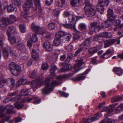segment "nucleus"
I'll return each mask as SVG.
<instances>
[{
	"label": "nucleus",
	"mask_w": 123,
	"mask_h": 123,
	"mask_svg": "<svg viewBox=\"0 0 123 123\" xmlns=\"http://www.w3.org/2000/svg\"><path fill=\"white\" fill-rule=\"evenodd\" d=\"M28 90H26L25 91H22L21 93V95H28Z\"/></svg>",
	"instance_id": "obj_59"
},
{
	"label": "nucleus",
	"mask_w": 123,
	"mask_h": 123,
	"mask_svg": "<svg viewBox=\"0 0 123 123\" xmlns=\"http://www.w3.org/2000/svg\"><path fill=\"white\" fill-rule=\"evenodd\" d=\"M21 1L20 0H15V4L17 6H19L20 5Z\"/></svg>",
	"instance_id": "obj_60"
},
{
	"label": "nucleus",
	"mask_w": 123,
	"mask_h": 123,
	"mask_svg": "<svg viewBox=\"0 0 123 123\" xmlns=\"http://www.w3.org/2000/svg\"><path fill=\"white\" fill-rule=\"evenodd\" d=\"M17 48L22 53H25L26 50L25 45L23 44L18 46Z\"/></svg>",
	"instance_id": "obj_34"
},
{
	"label": "nucleus",
	"mask_w": 123,
	"mask_h": 123,
	"mask_svg": "<svg viewBox=\"0 0 123 123\" xmlns=\"http://www.w3.org/2000/svg\"><path fill=\"white\" fill-rule=\"evenodd\" d=\"M0 75L1 77V80H2V81L3 82V83H6V84H8V83L9 81V79L10 78L5 79H4V75L2 74L1 72H0Z\"/></svg>",
	"instance_id": "obj_45"
},
{
	"label": "nucleus",
	"mask_w": 123,
	"mask_h": 123,
	"mask_svg": "<svg viewBox=\"0 0 123 123\" xmlns=\"http://www.w3.org/2000/svg\"><path fill=\"white\" fill-rule=\"evenodd\" d=\"M76 61L77 63L74 66V69L77 70V71L75 72V73L80 70V67L82 66L84 63L83 60L81 59L77 60Z\"/></svg>",
	"instance_id": "obj_15"
},
{
	"label": "nucleus",
	"mask_w": 123,
	"mask_h": 123,
	"mask_svg": "<svg viewBox=\"0 0 123 123\" xmlns=\"http://www.w3.org/2000/svg\"><path fill=\"white\" fill-rule=\"evenodd\" d=\"M65 36L66 37L65 38H64L62 40L63 42L64 43L70 41L72 37L71 35L69 33L67 34L66 33Z\"/></svg>",
	"instance_id": "obj_36"
},
{
	"label": "nucleus",
	"mask_w": 123,
	"mask_h": 123,
	"mask_svg": "<svg viewBox=\"0 0 123 123\" xmlns=\"http://www.w3.org/2000/svg\"><path fill=\"white\" fill-rule=\"evenodd\" d=\"M70 14V12H69L66 11L64 12L63 15L64 17H66L69 16Z\"/></svg>",
	"instance_id": "obj_58"
},
{
	"label": "nucleus",
	"mask_w": 123,
	"mask_h": 123,
	"mask_svg": "<svg viewBox=\"0 0 123 123\" xmlns=\"http://www.w3.org/2000/svg\"><path fill=\"white\" fill-rule=\"evenodd\" d=\"M69 65L68 64L66 65L62 69L58 70V72H65L68 70H69Z\"/></svg>",
	"instance_id": "obj_40"
},
{
	"label": "nucleus",
	"mask_w": 123,
	"mask_h": 123,
	"mask_svg": "<svg viewBox=\"0 0 123 123\" xmlns=\"http://www.w3.org/2000/svg\"><path fill=\"white\" fill-rule=\"evenodd\" d=\"M35 100V101H33V103L34 104H37L39 103L40 101V100L37 97H35L33 96L31 97H27L26 99V101L28 102H29L31 101L32 99Z\"/></svg>",
	"instance_id": "obj_17"
},
{
	"label": "nucleus",
	"mask_w": 123,
	"mask_h": 123,
	"mask_svg": "<svg viewBox=\"0 0 123 123\" xmlns=\"http://www.w3.org/2000/svg\"><path fill=\"white\" fill-rule=\"evenodd\" d=\"M32 58L35 60L37 61L39 58V55L36 51L34 49H33L31 52Z\"/></svg>",
	"instance_id": "obj_25"
},
{
	"label": "nucleus",
	"mask_w": 123,
	"mask_h": 123,
	"mask_svg": "<svg viewBox=\"0 0 123 123\" xmlns=\"http://www.w3.org/2000/svg\"><path fill=\"white\" fill-rule=\"evenodd\" d=\"M14 105L15 108L18 109H22L24 106L23 102H20L16 103Z\"/></svg>",
	"instance_id": "obj_33"
},
{
	"label": "nucleus",
	"mask_w": 123,
	"mask_h": 123,
	"mask_svg": "<svg viewBox=\"0 0 123 123\" xmlns=\"http://www.w3.org/2000/svg\"><path fill=\"white\" fill-rule=\"evenodd\" d=\"M123 100V98H122L120 96H118L112 97L111 99V101L112 102H114L119 101Z\"/></svg>",
	"instance_id": "obj_30"
},
{
	"label": "nucleus",
	"mask_w": 123,
	"mask_h": 123,
	"mask_svg": "<svg viewBox=\"0 0 123 123\" xmlns=\"http://www.w3.org/2000/svg\"><path fill=\"white\" fill-rule=\"evenodd\" d=\"M97 56H96L92 58L91 60V62L93 64H96L97 62Z\"/></svg>",
	"instance_id": "obj_57"
},
{
	"label": "nucleus",
	"mask_w": 123,
	"mask_h": 123,
	"mask_svg": "<svg viewBox=\"0 0 123 123\" xmlns=\"http://www.w3.org/2000/svg\"><path fill=\"white\" fill-rule=\"evenodd\" d=\"M85 6L84 7V10L94 6L92 3H90L89 0H85Z\"/></svg>",
	"instance_id": "obj_32"
},
{
	"label": "nucleus",
	"mask_w": 123,
	"mask_h": 123,
	"mask_svg": "<svg viewBox=\"0 0 123 123\" xmlns=\"http://www.w3.org/2000/svg\"><path fill=\"white\" fill-rule=\"evenodd\" d=\"M90 38L87 39L84 42V47L85 49H87L89 47L90 43Z\"/></svg>",
	"instance_id": "obj_31"
},
{
	"label": "nucleus",
	"mask_w": 123,
	"mask_h": 123,
	"mask_svg": "<svg viewBox=\"0 0 123 123\" xmlns=\"http://www.w3.org/2000/svg\"><path fill=\"white\" fill-rule=\"evenodd\" d=\"M89 28H93L94 31L96 32H99L100 30V25H98V23L97 22H92L90 24Z\"/></svg>",
	"instance_id": "obj_13"
},
{
	"label": "nucleus",
	"mask_w": 123,
	"mask_h": 123,
	"mask_svg": "<svg viewBox=\"0 0 123 123\" xmlns=\"http://www.w3.org/2000/svg\"><path fill=\"white\" fill-rule=\"evenodd\" d=\"M62 42L61 38L56 37L55 39L53 42V44L55 46H58Z\"/></svg>",
	"instance_id": "obj_28"
},
{
	"label": "nucleus",
	"mask_w": 123,
	"mask_h": 123,
	"mask_svg": "<svg viewBox=\"0 0 123 123\" xmlns=\"http://www.w3.org/2000/svg\"><path fill=\"white\" fill-rule=\"evenodd\" d=\"M7 11L10 12H12L13 11H17V7H14L13 5L11 4L8 6L7 8Z\"/></svg>",
	"instance_id": "obj_27"
},
{
	"label": "nucleus",
	"mask_w": 123,
	"mask_h": 123,
	"mask_svg": "<svg viewBox=\"0 0 123 123\" xmlns=\"http://www.w3.org/2000/svg\"><path fill=\"white\" fill-rule=\"evenodd\" d=\"M32 30L37 34H40L43 36L41 38L42 41H44L45 38L47 40L51 39V34L50 33L47 32H44L42 28L36 25L34 23H32L31 25Z\"/></svg>",
	"instance_id": "obj_3"
},
{
	"label": "nucleus",
	"mask_w": 123,
	"mask_h": 123,
	"mask_svg": "<svg viewBox=\"0 0 123 123\" xmlns=\"http://www.w3.org/2000/svg\"><path fill=\"white\" fill-rule=\"evenodd\" d=\"M13 109V107L11 105H8L5 107L0 106V118L1 119V121L0 123H4V122H1L2 121H8L9 123H13V121L12 119L10 120V117H6V115L4 113V111L6 109L7 110V113H11Z\"/></svg>",
	"instance_id": "obj_2"
},
{
	"label": "nucleus",
	"mask_w": 123,
	"mask_h": 123,
	"mask_svg": "<svg viewBox=\"0 0 123 123\" xmlns=\"http://www.w3.org/2000/svg\"><path fill=\"white\" fill-rule=\"evenodd\" d=\"M16 31V30L15 27L12 26H11L9 27L6 32L7 34L9 37V40H10V37H11V34L13 32L15 33ZM10 40L11 43L12 44L16 43V42L17 39L15 36L13 37Z\"/></svg>",
	"instance_id": "obj_7"
},
{
	"label": "nucleus",
	"mask_w": 123,
	"mask_h": 123,
	"mask_svg": "<svg viewBox=\"0 0 123 123\" xmlns=\"http://www.w3.org/2000/svg\"><path fill=\"white\" fill-rule=\"evenodd\" d=\"M104 120V123H115V121L114 120H112L110 119H103Z\"/></svg>",
	"instance_id": "obj_49"
},
{
	"label": "nucleus",
	"mask_w": 123,
	"mask_h": 123,
	"mask_svg": "<svg viewBox=\"0 0 123 123\" xmlns=\"http://www.w3.org/2000/svg\"><path fill=\"white\" fill-rule=\"evenodd\" d=\"M114 53L113 50H111L110 49H108L101 56V57L103 58L107 59L111 57Z\"/></svg>",
	"instance_id": "obj_14"
},
{
	"label": "nucleus",
	"mask_w": 123,
	"mask_h": 123,
	"mask_svg": "<svg viewBox=\"0 0 123 123\" xmlns=\"http://www.w3.org/2000/svg\"><path fill=\"white\" fill-rule=\"evenodd\" d=\"M100 117V116L99 113L97 114L94 117L91 118V120L92 122H93L95 120L98 119Z\"/></svg>",
	"instance_id": "obj_50"
},
{
	"label": "nucleus",
	"mask_w": 123,
	"mask_h": 123,
	"mask_svg": "<svg viewBox=\"0 0 123 123\" xmlns=\"http://www.w3.org/2000/svg\"><path fill=\"white\" fill-rule=\"evenodd\" d=\"M61 2H62V4H60V3L59 2V1L58 2V4L60 7H62L63 6V5L64 4L65 2V0H61Z\"/></svg>",
	"instance_id": "obj_62"
},
{
	"label": "nucleus",
	"mask_w": 123,
	"mask_h": 123,
	"mask_svg": "<svg viewBox=\"0 0 123 123\" xmlns=\"http://www.w3.org/2000/svg\"><path fill=\"white\" fill-rule=\"evenodd\" d=\"M111 22L107 20L105 21L104 22L102 23L100 25V30L103 28H108L111 25Z\"/></svg>",
	"instance_id": "obj_19"
},
{
	"label": "nucleus",
	"mask_w": 123,
	"mask_h": 123,
	"mask_svg": "<svg viewBox=\"0 0 123 123\" xmlns=\"http://www.w3.org/2000/svg\"><path fill=\"white\" fill-rule=\"evenodd\" d=\"M73 74L70 73L68 74H64L59 75L56 77L58 81L54 80L51 82L53 80L52 77H48L45 80V87L42 89V91L43 93L47 94L51 92L53 90L54 87L60 83L63 79L72 76Z\"/></svg>",
	"instance_id": "obj_1"
},
{
	"label": "nucleus",
	"mask_w": 123,
	"mask_h": 123,
	"mask_svg": "<svg viewBox=\"0 0 123 123\" xmlns=\"http://www.w3.org/2000/svg\"><path fill=\"white\" fill-rule=\"evenodd\" d=\"M43 78L35 80L32 81V86L33 88H37L39 87L42 84V82Z\"/></svg>",
	"instance_id": "obj_11"
},
{
	"label": "nucleus",
	"mask_w": 123,
	"mask_h": 123,
	"mask_svg": "<svg viewBox=\"0 0 123 123\" xmlns=\"http://www.w3.org/2000/svg\"><path fill=\"white\" fill-rule=\"evenodd\" d=\"M51 39H50V40ZM47 40L45 38L44 41H45V42L43 43V45L44 48L45 49L48 51H52L53 50V46L52 44L49 41V40Z\"/></svg>",
	"instance_id": "obj_10"
},
{
	"label": "nucleus",
	"mask_w": 123,
	"mask_h": 123,
	"mask_svg": "<svg viewBox=\"0 0 123 123\" xmlns=\"http://www.w3.org/2000/svg\"><path fill=\"white\" fill-rule=\"evenodd\" d=\"M8 52H10L12 55H15L16 52L12 50L11 47L9 45H7L6 48H4L3 49V55L5 59H7L9 55Z\"/></svg>",
	"instance_id": "obj_8"
},
{
	"label": "nucleus",
	"mask_w": 123,
	"mask_h": 123,
	"mask_svg": "<svg viewBox=\"0 0 123 123\" xmlns=\"http://www.w3.org/2000/svg\"><path fill=\"white\" fill-rule=\"evenodd\" d=\"M59 92L62 96L67 97L69 95V94H68L63 92L60 91H59Z\"/></svg>",
	"instance_id": "obj_56"
},
{
	"label": "nucleus",
	"mask_w": 123,
	"mask_h": 123,
	"mask_svg": "<svg viewBox=\"0 0 123 123\" xmlns=\"http://www.w3.org/2000/svg\"><path fill=\"white\" fill-rule=\"evenodd\" d=\"M55 24L54 23H49L48 25V29L50 30H54L55 29Z\"/></svg>",
	"instance_id": "obj_43"
},
{
	"label": "nucleus",
	"mask_w": 123,
	"mask_h": 123,
	"mask_svg": "<svg viewBox=\"0 0 123 123\" xmlns=\"http://www.w3.org/2000/svg\"><path fill=\"white\" fill-rule=\"evenodd\" d=\"M113 71L118 76L122 75L123 74V70L120 68L115 67L113 69Z\"/></svg>",
	"instance_id": "obj_23"
},
{
	"label": "nucleus",
	"mask_w": 123,
	"mask_h": 123,
	"mask_svg": "<svg viewBox=\"0 0 123 123\" xmlns=\"http://www.w3.org/2000/svg\"><path fill=\"white\" fill-rule=\"evenodd\" d=\"M108 15H109L110 16L108 17V19L111 20H113L114 18L113 19H111V17L113 18L112 15L113 13V11L110 9H108Z\"/></svg>",
	"instance_id": "obj_44"
},
{
	"label": "nucleus",
	"mask_w": 123,
	"mask_h": 123,
	"mask_svg": "<svg viewBox=\"0 0 123 123\" xmlns=\"http://www.w3.org/2000/svg\"><path fill=\"white\" fill-rule=\"evenodd\" d=\"M118 105L117 103H116L110 105L109 108L104 107L103 108V111H106L108 113H111L113 111L114 108Z\"/></svg>",
	"instance_id": "obj_12"
},
{
	"label": "nucleus",
	"mask_w": 123,
	"mask_h": 123,
	"mask_svg": "<svg viewBox=\"0 0 123 123\" xmlns=\"http://www.w3.org/2000/svg\"><path fill=\"white\" fill-rule=\"evenodd\" d=\"M123 111V104H122L117 107L115 110V113L119 114Z\"/></svg>",
	"instance_id": "obj_26"
},
{
	"label": "nucleus",
	"mask_w": 123,
	"mask_h": 123,
	"mask_svg": "<svg viewBox=\"0 0 123 123\" xmlns=\"http://www.w3.org/2000/svg\"><path fill=\"white\" fill-rule=\"evenodd\" d=\"M11 97H10L8 95L6 98L4 99L3 101L4 103H6L8 102L9 101H14L16 100L15 98H13L12 99H11Z\"/></svg>",
	"instance_id": "obj_46"
},
{
	"label": "nucleus",
	"mask_w": 123,
	"mask_h": 123,
	"mask_svg": "<svg viewBox=\"0 0 123 123\" xmlns=\"http://www.w3.org/2000/svg\"><path fill=\"white\" fill-rule=\"evenodd\" d=\"M35 7H32V10L34 11H36L37 9V7L38 6H40V2L39 0H35Z\"/></svg>",
	"instance_id": "obj_41"
},
{
	"label": "nucleus",
	"mask_w": 123,
	"mask_h": 123,
	"mask_svg": "<svg viewBox=\"0 0 123 123\" xmlns=\"http://www.w3.org/2000/svg\"><path fill=\"white\" fill-rule=\"evenodd\" d=\"M98 50L97 48L93 47L90 49L88 50V52L90 54L93 55L96 53Z\"/></svg>",
	"instance_id": "obj_37"
},
{
	"label": "nucleus",
	"mask_w": 123,
	"mask_h": 123,
	"mask_svg": "<svg viewBox=\"0 0 123 123\" xmlns=\"http://www.w3.org/2000/svg\"><path fill=\"white\" fill-rule=\"evenodd\" d=\"M20 30L22 33H24L25 31V26L24 25H19Z\"/></svg>",
	"instance_id": "obj_52"
},
{
	"label": "nucleus",
	"mask_w": 123,
	"mask_h": 123,
	"mask_svg": "<svg viewBox=\"0 0 123 123\" xmlns=\"http://www.w3.org/2000/svg\"><path fill=\"white\" fill-rule=\"evenodd\" d=\"M16 20V18L15 16L13 15H11L10 17L8 19V23L10 24H11Z\"/></svg>",
	"instance_id": "obj_38"
},
{
	"label": "nucleus",
	"mask_w": 123,
	"mask_h": 123,
	"mask_svg": "<svg viewBox=\"0 0 123 123\" xmlns=\"http://www.w3.org/2000/svg\"><path fill=\"white\" fill-rule=\"evenodd\" d=\"M57 69V68L55 65L54 64H52L51 66L50 70V72L51 74L53 76H55V71Z\"/></svg>",
	"instance_id": "obj_22"
},
{
	"label": "nucleus",
	"mask_w": 123,
	"mask_h": 123,
	"mask_svg": "<svg viewBox=\"0 0 123 123\" xmlns=\"http://www.w3.org/2000/svg\"><path fill=\"white\" fill-rule=\"evenodd\" d=\"M79 28L83 31H86V25L83 23L80 24Z\"/></svg>",
	"instance_id": "obj_42"
},
{
	"label": "nucleus",
	"mask_w": 123,
	"mask_h": 123,
	"mask_svg": "<svg viewBox=\"0 0 123 123\" xmlns=\"http://www.w3.org/2000/svg\"><path fill=\"white\" fill-rule=\"evenodd\" d=\"M80 0H72L71 1V4L72 5L74 6H76L77 3H79Z\"/></svg>",
	"instance_id": "obj_48"
},
{
	"label": "nucleus",
	"mask_w": 123,
	"mask_h": 123,
	"mask_svg": "<svg viewBox=\"0 0 123 123\" xmlns=\"http://www.w3.org/2000/svg\"><path fill=\"white\" fill-rule=\"evenodd\" d=\"M117 41V40L116 39H111L105 41V45L104 46V48H106L112 45Z\"/></svg>",
	"instance_id": "obj_16"
},
{
	"label": "nucleus",
	"mask_w": 123,
	"mask_h": 123,
	"mask_svg": "<svg viewBox=\"0 0 123 123\" xmlns=\"http://www.w3.org/2000/svg\"><path fill=\"white\" fill-rule=\"evenodd\" d=\"M75 24L76 22H75L74 24H64L62 23L61 24L63 26L66 28H70L72 29L76 30L75 26Z\"/></svg>",
	"instance_id": "obj_21"
},
{
	"label": "nucleus",
	"mask_w": 123,
	"mask_h": 123,
	"mask_svg": "<svg viewBox=\"0 0 123 123\" xmlns=\"http://www.w3.org/2000/svg\"><path fill=\"white\" fill-rule=\"evenodd\" d=\"M66 33L64 31H60L56 34V36L61 39L62 37L65 36Z\"/></svg>",
	"instance_id": "obj_29"
},
{
	"label": "nucleus",
	"mask_w": 123,
	"mask_h": 123,
	"mask_svg": "<svg viewBox=\"0 0 123 123\" xmlns=\"http://www.w3.org/2000/svg\"><path fill=\"white\" fill-rule=\"evenodd\" d=\"M2 23V30H4L6 27L8 23V19H6V18L3 17L1 20Z\"/></svg>",
	"instance_id": "obj_24"
},
{
	"label": "nucleus",
	"mask_w": 123,
	"mask_h": 123,
	"mask_svg": "<svg viewBox=\"0 0 123 123\" xmlns=\"http://www.w3.org/2000/svg\"><path fill=\"white\" fill-rule=\"evenodd\" d=\"M37 38L36 36V35L35 34L32 35L30 39V40L32 42H35L37 41Z\"/></svg>",
	"instance_id": "obj_47"
},
{
	"label": "nucleus",
	"mask_w": 123,
	"mask_h": 123,
	"mask_svg": "<svg viewBox=\"0 0 123 123\" xmlns=\"http://www.w3.org/2000/svg\"><path fill=\"white\" fill-rule=\"evenodd\" d=\"M83 49L82 47H81L76 51L75 54V55H77L82 51Z\"/></svg>",
	"instance_id": "obj_63"
},
{
	"label": "nucleus",
	"mask_w": 123,
	"mask_h": 123,
	"mask_svg": "<svg viewBox=\"0 0 123 123\" xmlns=\"http://www.w3.org/2000/svg\"><path fill=\"white\" fill-rule=\"evenodd\" d=\"M109 2V1L108 0H98V5L100 7H98V5L96 6L98 11L100 12L101 14H103L104 11L103 7L107 6Z\"/></svg>",
	"instance_id": "obj_6"
},
{
	"label": "nucleus",
	"mask_w": 123,
	"mask_h": 123,
	"mask_svg": "<svg viewBox=\"0 0 123 123\" xmlns=\"http://www.w3.org/2000/svg\"><path fill=\"white\" fill-rule=\"evenodd\" d=\"M121 21L120 20H116L115 21V25L116 27L114 29V30L116 31L118 30V29L123 27V25L120 24Z\"/></svg>",
	"instance_id": "obj_18"
},
{
	"label": "nucleus",
	"mask_w": 123,
	"mask_h": 123,
	"mask_svg": "<svg viewBox=\"0 0 123 123\" xmlns=\"http://www.w3.org/2000/svg\"><path fill=\"white\" fill-rule=\"evenodd\" d=\"M53 0H47L46 1V4L48 5H50L52 3Z\"/></svg>",
	"instance_id": "obj_64"
},
{
	"label": "nucleus",
	"mask_w": 123,
	"mask_h": 123,
	"mask_svg": "<svg viewBox=\"0 0 123 123\" xmlns=\"http://www.w3.org/2000/svg\"><path fill=\"white\" fill-rule=\"evenodd\" d=\"M17 42H16V44L18 46H19V45H20L22 44H21V39H20V38H19L18 39H17Z\"/></svg>",
	"instance_id": "obj_61"
},
{
	"label": "nucleus",
	"mask_w": 123,
	"mask_h": 123,
	"mask_svg": "<svg viewBox=\"0 0 123 123\" xmlns=\"http://www.w3.org/2000/svg\"><path fill=\"white\" fill-rule=\"evenodd\" d=\"M10 70L12 75L17 76L20 74L21 71V67L13 62H11L9 64Z\"/></svg>",
	"instance_id": "obj_5"
},
{
	"label": "nucleus",
	"mask_w": 123,
	"mask_h": 123,
	"mask_svg": "<svg viewBox=\"0 0 123 123\" xmlns=\"http://www.w3.org/2000/svg\"><path fill=\"white\" fill-rule=\"evenodd\" d=\"M42 67L43 70H45L48 69L49 66L48 64L45 63L42 64Z\"/></svg>",
	"instance_id": "obj_55"
},
{
	"label": "nucleus",
	"mask_w": 123,
	"mask_h": 123,
	"mask_svg": "<svg viewBox=\"0 0 123 123\" xmlns=\"http://www.w3.org/2000/svg\"><path fill=\"white\" fill-rule=\"evenodd\" d=\"M37 73V72L36 71H33L29 75L30 77L32 78H36L37 76L36 74Z\"/></svg>",
	"instance_id": "obj_51"
},
{
	"label": "nucleus",
	"mask_w": 123,
	"mask_h": 123,
	"mask_svg": "<svg viewBox=\"0 0 123 123\" xmlns=\"http://www.w3.org/2000/svg\"><path fill=\"white\" fill-rule=\"evenodd\" d=\"M100 36L102 37L110 38L112 37V34L110 32H105L101 33Z\"/></svg>",
	"instance_id": "obj_35"
},
{
	"label": "nucleus",
	"mask_w": 123,
	"mask_h": 123,
	"mask_svg": "<svg viewBox=\"0 0 123 123\" xmlns=\"http://www.w3.org/2000/svg\"><path fill=\"white\" fill-rule=\"evenodd\" d=\"M33 5L32 2L31 0H28L24 4L23 6L24 11L21 12V18H26L30 16L27 12L29 11L30 8Z\"/></svg>",
	"instance_id": "obj_4"
},
{
	"label": "nucleus",
	"mask_w": 123,
	"mask_h": 123,
	"mask_svg": "<svg viewBox=\"0 0 123 123\" xmlns=\"http://www.w3.org/2000/svg\"><path fill=\"white\" fill-rule=\"evenodd\" d=\"M74 47L73 46L71 45H69L66 46L65 49L68 51H70L73 49Z\"/></svg>",
	"instance_id": "obj_53"
},
{
	"label": "nucleus",
	"mask_w": 123,
	"mask_h": 123,
	"mask_svg": "<svg viewBox=\"0 0 123 123\" xmlns=\"http://www.w3.org/2000/svg\"><path fill=\"white\" fill-rule=\"evenodd\" d=\"M9 80L10 81L11 85L10 86L11 88H12L14 86L15 81L14 79L12 78L9 79Z\"/></svg>",
	"instance_id": "obj_54"
},
{
	"label": "nucleus",
	"mask_w": 123,
	"mask_h": 123,
	"mask_svg": "<svg viewBox=\"0 0 123 123\" xmlns=\"http://www.w3.org/2000/svg\"><path fill=\"white\" fill-rule=\"evenodd\" d=\"M85 77H86L84 76H79L75 78H71V79L73 80L76 81L83 80L85 79Z\"/></svg>",
	"instance_id": "obj_39"
},
{
	"label": "nucleus",
	"mask_w": 123,
	"mask_h": 123,
	"mask_svg": "<svg viewBox=\"0 0 123 123\" xmlns=\"http://www.w3.org/2000/svg\"><path fill=\"white\" fill-rule=\"evenodd\" d=\"M18 91H15L12 93H9L8 94V96L10 97H11V99H12L13 98L12 97L15 96L18 93ZM16 98L15 99L16 100L15 101H16L18 100H19L21 98L20 95H18L16 97L14 98Z\"/></svg>",
	"instance_id": "obj_20"
},
{
	"label": "nucleus",
	"mask_w": 123,
	"mask_h": 123,
	"mask_svg": "<svg viewBox=\"0 0 123 123\" xmlns=\"http://www.w3.org/2000/svg\"><path fill=\"white\" fill-rule=\"evenodd\" d=\"M85 14L87 17H91L95 16L96 14V11L93 6L84 10Z\"/></svg>",
	"instance_id": "obj_9"
}]
</instances>
